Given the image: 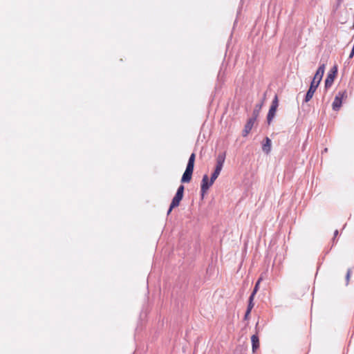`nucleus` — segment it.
Masks as SVG:
<instances>
[{
	"label": "nucleus",
	"mask_w": 354,
	"mask_h": 354,
	"mask_svg": "<svg viewBox=\"0 0 354 354\" xmlns=\"http://www.w3.org/2000/svg\"><path fill=\"white\" fill-rule=\"evenodd\" d=\"M222 169L219 167H216L214 169V171L212 174L210 180L209 181V178L207 175H204L203 176L202 182H201V192L203 194L205 193L209 188L212 185L215 180L219 176Z\"/></svg>",
	"instance_id": "obj_1"
},
{
	"label": "nucleus",
	"mask_w": 354,
	"mask_h": 354,
	"mask_svg": "<svg viewBox=\"0 0 354 354\" xmlns=\"http://www.w3.org/2000/svg\"><path fill=\"white\" fill-rule=\"evenodd\" d=\"M347 91L346 90L339 91L335 96L333 102V109L334 111H338L342 106V100L347 98Z\"/></svg>",
	"instance_id": "obj_2"
},
{
	"label": "nucleus",
	"mask_w": 354,
	"mask_h": 354,
	"mask_svg": "<svg viewBox=\"0 0 354 354\" xmlns=\"http://www.w3.org/2000/svg\"><path fill=\"white\" fill-rule=\"evenodd\" d=\"M278 106H279L278 97L277 95H275L274 98L273 99V100L272 102V104L270 106V108L269 109L268 116H267V120L269 124L272 122V120L274 118Z\"/></svg>",
	"instance_id": "obj_3"
},
{
	"label": "nucleus",
	"mask_w": 354,
	"mask_h": 354,
	"mask_svg": "<svg viewBox=\"0 0 354 354\" xmlns=\"http://www.w3.org/2000/svg\"><path fill=\"white\" fill-rule=\"evenodd\" d=\"M183 192H184V186L180 185L177 189L176 195L173 198L172 201L171 203V208H175L179 205L180 202L183 199Z\"/></svg>",
	"instance_id": "obj_4"
},
{
	"label": "nucleus",
	"mask_w": 354,
	"mask_h": 354,
	"mask_svg": "<svg viewBox=\"0 0 354 354\" xmlns=\"http://www.w3.org/2000/svg\"><path fill=\"white\" fill-rule=\"evenodd\" d=\"M319 83H320V81L313 79L310 86V88H309L308 91H307V93L305 97V100H304L305 102H308V101H310L312 99Z\"/></svg>",
	"instance_id": "obj_5"
},
{
	"label": "nucleus",
	"mask_w": 354,
	"mask_h": 354,
	"mask_svg": "<svg viewBox=\"0 0 354 354\" xmlns=\"http://www.w3.org/2000/svg\"><path fill=\"white\" fill-rule=\"evenodd\" d=\"M194 169L187 166L186 169L182 176L181 182L183 183L190 182Z\"/></svg>",
	"instance_id": "obj_6"
},
{
	"label": "nucleus",
	"mask_w": 354,
	"mask_h": 354,
	"mask_svg": "<svg viewBox=\"0 0 354 354\" xmlns=\"http://www.w3.org/2000/svg\"><path fill=\"white\" fill-rule=\"evenodd\" d=\"M254 121H255V118H252L248 121V122L245 125L244 129L243 131V136H248V134L250 133V131H251V129L253 127Z\"/></svg>",
	"instance_id": "obj_7"
},
{
	"label": "nucleus",
	"mask_w": 354,
	"mask_h": 354,
	"mask_svg": "<svg viewBox=\"0 0 354 354\" xmlns=\"http://www.w3.org/2000/svg\"><path fill=\"white\" fill-rule=\"evenodd\" d=\"M324 70H325V64H322V65L319 66V67L317 70V72L315 74L313 79L321 82L322 77L324 75Z\"/></svg>",
	"instance_id": "obj_8"
},
{
	"label": "nucleus",
	"mask_w": 354,
	"mask_h": 354,
	"mask_svg": "<svg viewBox=\"0 0 354 354\" xmlns=\"http://www.w3.org/2000/svg\"><path fill=\"white\" fill-rule=\"evenodd\" d=\"M262 149L267 154L270 151L271 140L269 138H268V137L266 138L265 142L263 143Z\"/></svg>",
	"instance_id": "obj_9"
},
{
	"label": "nucleus",
	"mask_w": 354,
	"mask_h": 354,
	"mask_svg": "<svg viewBox=\"0 0 354 354\" xmlns=\"http://www.w3.org/2000/svg\"><path fill=\"white\" fill-rule=\"evenodd\" d=\"M251 341L252 344V351L255 352V351L259 348V337L257 335H253L251 337Z\"/></svg>",
	"instance_id": "obj_10"
},
{
	"label": "nucleus",
	"mask_w": 354,
	"mask_h": 354,
	"mask_svg": "<svg viewBox=\"0 0 354 354\" xmlns=\"http://www.w3.org/2000/svg\"><path fill=\"white\" fill-rule=\"evenodd\" d=\"M225 159V153H220L216 158V167L223 168L224 162Z\"/></svg>",
	"instance_id": "obj_11"
},
{
	"label": "nucleus",
	"mask_w": 354,
	"mask_h": 354,
	"mask_svg": "<svg viewBox=\"0 0 354 354\" xmlns=\"http://www.w3.org/2000/svg\"><path fill=\"white\" fill-rule=\"evenodd\" d=\"M254 297H253V295H250V297L249 298V304H248V308H247V310H246V313H245V319H248V316L249 315V314L251 312V310L254 307V303H253Z\"/></svg>",
	"instance_id": "obj_12"
},
{
	"label": "nucleus",
	"mask_w": 354,
	"mask_h": 354,
	"mask_svg": "<svg viewBox=\"0 0 354 354\" xmlns=\"http://www.w3.org/2000/svg\"><path fill=\"white\" fill-rule=\"evenodd\" d=\"M334 79H335V75L332 74V73H329L327 75V77L325 80V86L326 88L330 87L333 84Z\"/></svg>",
	"instance_id": "obj_13"
},
{
	"label": "nucleus",
	"mask_w": 354,
	"mask_h": 354,
	"mask_svg": "<svg viewBox=\"0 0 354 354\" xmlns=\"http://www.w3.org/2000/svg\"><path fill=\"white\" fill-rule=\"evenodd\" d=\"M194 161H195V154L194 153H192L190 157H189V158L188 163H187V166H189V167L194 169Z\"/></svg>",
	"instance_id": "obj_14"
},
{
	"label": "nucleus",
	"mask_w": 354,
	"mask_h": 354,
	"mask_svg": "<svg viewBox=\"0 0 354 354\" xmlns=\"http://www.w3.org/2000/svg\"><path fill=\"white\" fill-rule=\"evenodd\" d=\"M261 281V278H260L256 283L255 284V286H254V288L251 294V295H253V297H254V295H256V293L257 292L258 290H259V283Z\"/></svg>",
	"instance_id": "obj_15"
},
{
	"label": "nucleus",
	"mask_w": 354,
	"mask_h": 354,
	"mask_svg": "<svg viewBox=\"0 0 354 354\" xmlns=\"http://www.w3.org/2000/svg\"><path fill=\"white\" fill-rule=\"evenodd\" d=\"M261 105H259L258 106V108L257 107L254 110V112H253V115L254 117L253 118H257L258 114H259V110L261 109Z\"/></svg>",
	"instance_id": "obj_16"
},
{
	"label": "nucleus",
	"mask_w": 354,
	"mask_h": 354,
	"mask_svg": "<svg viewBox=\"0 0 354 354\" xmlns=\"http://www.w3.org/2000/svg\"><path fill=\"white\" fill-rule=\"evenodd\" d=\"M350 276H351V270L348 269L347 272H346V284L348 283V281H349V279H350Z\"/></svg>",
	"instance_id": "obj_17"
},
{
	"label": "nucleus",
	"mask_w": 354,
	"mask_h": 354,
	"mask_svg": "<svg viewBox=\"0 0 354 354\" xmlns=\"http://www.w3.org/2000/svg\"><path fill=\"white\" fill-rule=\"evenodd\" d=\"M336 73H337V68L335 66L334 68L333 69V72H331L330 73L334 74L335 75Z\"/></svg>",
	"instance_id": "obj_18"
},
{
	"label": "nucleus",
	"mask_w": 354,
	"mask_h": 354,
	"mask_svg": "<svg viewBox=\"0 0 354 354\" xmlns=\"http://www.w3.org/2000/svg\"><path fill=\"white\" fill-rule=\"evenodd\" d=\"M172 209H173V208H171V206H170V207H169V210H168V212H167V214H169L171 213V212Z\"/></svg>",
	"instance_id": "obj_19"
},
{
	"label": "nucleus",
	"mask_w": 354,
	"mask_h": 354,
	"mask_svg": "<svg viewBox=\"0 0 354 354\" xmlns=\"http://www.w3.org/2000/svg\"><path fill=\"white\" fill-rule=\"evenodd\" d=\"M338 234V230H335V232H334V236L336 237Z\"/></svg>",
	"instance_id": "obj_20"
},
{
	"label": "nucleus",
	"mask_w": 354,
	"mask_h": 354,
	"mask_svg": "<svg viewBox=\"0 0 354 354\" xmlns=\"http://www.w3.org/2000/svg\"><path fill=\"white\" fill-rule=\"evenodd\" d=\"M342 0H338V2L340 3Z\"/></svg>",
	"instance_id": "obj_21"
}]
</instances>
